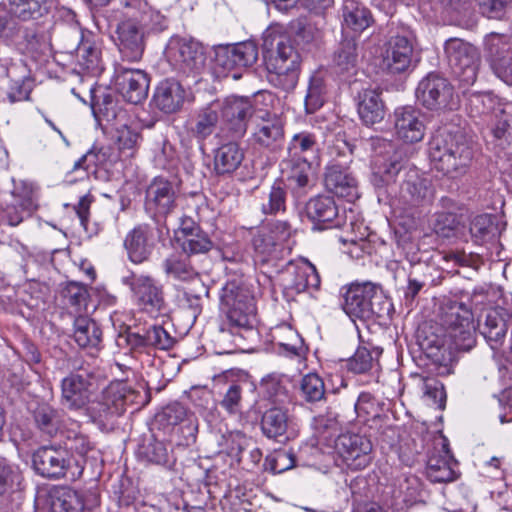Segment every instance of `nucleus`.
Returning a JSON list of instances; mask_svg holds the SVG:
<instances>
[{"label": "nucleus", "mask_w": 512, "mask_h": 512, "mask_svg": "<svg viewBox=\"0 0 512 512\" xmlns=\"http://www.w3.org/2000/svg\"><path fill=\"white\" fill-rule=\"evenodd\" d=\"M71 464L69 452L61 447L44 446L33 454V467L44 478L57 480L67 477Z\"/></svg>", "instance_id": "nucleus-14"}, {"label": "nucleus", "mask_w": 512, "mask_h": 512, "mask_svg": "<svg viewBox=\"0 0 512 512\" xmlns=\"http://www.w3.org/2000/svg\"><path fill=\"white\" fill-rule=\"evenodd\" d=\"M484 45L494 74L507 85H512V50L506 38L491 33L485 37Z\"/></svg>", "instance_id": "nucleus-18"}, {"label": "nucleus", "mask_w": 512, "mask_h": 512, "mask_svg": "<svg viewBox=\"0 0 512 512\" xmlns=\"http://www.w3.org/2000/svg\"><path fill=\"white\" fill-rule=\"evenodd\" d=\"M400 198L410 207L430 204L434 198L432 181L417 168H409L400 187Z\"/></svg>", "instance_id": "nucleus-17"}, {"label": "nucleus", "mask_w": 512, "mask_h": 512, "mask_svg": "<svg viewBox=\"0 0 512 512\" xmlns=\"http://www.w3.org/2000/svg\"><path fill=\"white\" fill-rule=\"evenodd\" d=\"M306 214L314 223L315 229L323 230L337 218L338 208L331 197L317 196L307 203Z\"/></svg>", "instance_id": "nucleus-32"}, {"label": "nucleus", "mask_w": 512, "mask_h": 512, "mask_svg": "<svg viewBox=\"0 0 512 512\" xmlns=\"http://www.w3.org/2000/svg\"><path fill=\"white\" fill-rule=\"evenodd\" d=\"M444 52L459 82L463 86L473 85L477 80L481 66L479 50L463 39L450 38L444 44Z\"/></svg>", "instance_id": "nucleus-7"}, {"label": "nucleus", "mask_w": 512, "mask_h": 512, "mask_svg": "<svg viewBox=\"0 0 512 512\" xmlns=\"http://www.w3.org/2000/svg\"><path fill=\"white\" fill-rule=\"evenodd\" d=\"M219 107V115L227 123L233 137H242L247 129V121L253 114V106L248 98L229 96L222 102H214Z\"/></svg>", "instance_id": "nucleus-19"}, {"label": "nucleus", "mask_w": 512, "mask_h": 512, "mask_svg": "<svg viewBox=\"0 0 512 512\" xmlns=\"http://www.w3.org/2000/svg\"><path fill=\"white\" fill-rule=\"evenodd\" d=\"M413 50V44L406 36H391L384 45L382 67L392 74L407 71L412 63Z\"/></svg>", "instance_id": "nucleus-21"}, {"label": "nucleus", "mask_w": 512, "mask_h": 512, "mask_svg": "<svg viewBox=\"0 0 512 512\" xmlns=\"http://www.w3.org/2000/svg\"><path fill=\"white\" fill-rule=\"evenodd\" d=\"M37 207V189L32 183L20 182L15 185L13 201L6 206L3 214L8 225L17 226Z\"/></svg>", "instance_id": "nucleus-20"}, {"label": "nucleus", "mask_w": 512, "mask_h": 512, "mask_svg": "<svg viewBox=\"0 0 512 512\" xmlns=\"http://www.w3.org/2000/svg\"><path fill=\"white\" fill-rule=\"evenodd\" d=\"M456 461L448 448V440L443 435L433 439V451L428 454L426 476L433 483H448L456 480Z\"/></svg>", "instance_id": "nucleus-13"}, {"label": "nucleus", "mask_w": 512, "mask_h": 512, "mask_svg": "<svg viewBox=\"0 0 512 512\" xmlns=\"http://www.w3.org/2000/svg\"><path fill=\"white\" fill-rule=\"evenodd\" d=\"M165 273L180 281H190L197 276L195 269L178 255H171L163 262Z\"/></svg>", "instance_id": "nucleus-58"}, {"label": "nucleus", "mask_w": 512, "mask_h": 512, "mask_svg": "<svg viewBox=\"0 0 512 512\" xmlns=\"http://www.w3.org/2000/svg\"><path fill=\"white\" fill-rule=\"evenodd\" d=\"M428 146L430 161L437 171L451 178L466 173L472 150L461 135L440 129L432 135Z\"/></svg>", "instance_id": "nucleus-4"}, {"label": "nucleus", "mask_w": 512, "mask_h": 512, "mask_svg": "<svg viewBox=\"0 0 512 512\" xmlns=\"http://www.w3.org/2000/svg\"><path fill=\"white\" fill-rule=\"evenodd\" d=\"M334 66L336 72L341 75H353L356 72L359 53L356 40L354 38H344L334 54Z\"/></svg>", "instance_id": "nucleus-40"}, {"label": "nucleus", "mask_w": 512, "mask_h": 512, "mask_svg": "<svg viewBox=\"0 0 512 512\" xmlns=\"http://www.w3.org/2000/svg\"><path fill=\"white\" fill-rule=\"evenodd\" d=\"M124 387L117 383L105 389L99 399L92 401L87 407V414L100 429H109L114 419L126 410Z\"/></svg>", "instance_id": "nucleus-11"}, {"label": "nucleus", "mask_w": 512, "mask_h": 512, "mask_svg": "<svg viewBox=\"0 0 512 512\" xmlns=\"http://www.w3.org/2000/svg\"><path fill=\"white\" fill-rule=\"evenodd\" d=\"M101 330L97 323L86 316L74 321V339L82 348L97 347L101 341Z\"/></svg>", "instance_id": "nucleus-48"}, {"label": "nucleus", "mask_w": 512, "mask_h": 512, "mask_svg": "<svg viewBox=\"0 0 512 512\" xmlns=\"http://www.w3.org/2000/svg\"><path fill=\"white\" fill-rule=\"evenodd\" d=\"M152 229L141 224L132 229L124 240L129 259L134 263H142L148 259L153 250Z\"/></svg>", "instance_id": "nucleus-30"}, {"label": "nucleus", "mask_w": 512, "mask_h": 512, "mask_svg": "<svg viewBox=\"0 0 512 512\" xmlns=\"http://www.w3.org/2000/svg\"><path fill=\"white\" fill-rule=\"evenodd\" d=\"M244 158L242 149L235 142H229L220 146L214 155V169L217 174L233 173Z\"/></svg>", "instance_id": "nucleus-42"}, {"label": "nucleus", "mask_w": 512, "mask_h": 512, "mask_svg": "<svg viewBox=\"0 0 512 512\" xmlns=\"http://www.w3.org/2000/svg\"><path fill=\"white\" fill-rule=\"evenodd\" d=\"M262 50L270 82L292 90L298 82L301 57L282 26L272 25L264 31Z\"/></svg>", "instance_id": "nucleus-3"}, {"label": "nucleus", "mask_w": 512, "mask_h": 512, "mask_svg": "<svg viewBox=\"0 0 512 512\" xmlns=\"http://www.w3.org/2000/svg\"><path fill=\"white\" fill-rule=\"evenodd\" d=\"M260 389L263 397L275 406H281V404L288 401V393L283 385V378L278 374H269L264 377L260 383Z\"/></svg>", "instance_id": "nucleus-54"}, {"label": "nucleus", "mask_w": 512, "mask_h": 512, "mask_svg": "<svg viewBox=\"0 0 512 512\" xmlns=\"http://www.w3.org/2000/svg\"><path fill=\"white\" fill-rule=\"evenodd\" d=\"M76 60L78 67L86 74L97 76L103 71L99 47L84 35L76 49Z\"/></svg>", "instance_id": "nucleus-36"}, {"label": "nucleus", "mask_w": 512, "mask_h": 512, "mask_svg": "<svg viewBox=\"0 0 512 512\" xmlns=\"http://www.w3.org/2000/svg\"><path fill=\"white\" fill-rule=\"evenodd\" d=\"M261 430L270 439L285 438L294 434L293 418L288 410L282 406H273L267 409L261 420Z\"/></svg>", "instance_id": "nucleus-28"}, {"label": "nucleus", "mask_w": 512, "mask_h": 512, "mask_svg": "<svg viewBox=\"0 0 512 512\" xmlns=\"http://www.w3.org/2000/svg\"><path fill=\"white\" fill-rule=\"evenodd\" d=\"M33 419L43 433L53 436L57 433L61 426L60 413L51 405L45 402H38L36 406L31 408Z\"/></svg>", "instance_id": "nucleus-46"}, {"label": "nucleus", "mask_w": 512, "mask_h": 512, "mask_svg": "<svg viewBox=\"0 0 512 512\" xmlns=\"http://www.w3.org/2000/svg\"><path fill=\"white\" fill-rule=\"evenodd\" d=\"M287 271L292 277L288 280L286 287L296 293L304 292L307 289L317 290L320 286V276L315 266L307 260L297 265L289 263Z\"/></svg>", "instance_id": "nucleus-31"}, {"label": "nucleus", "mask_w": 512, "mask_h": 512, "mask_svg": "<svg viewBox=\"0 0 512 512\" xmlns=\"http://www.w3.org/2000/svg\"><path fill=\"white\" fill-rule=\"evenodd\" d=\"M119 14L122 20L117 24L116 44L123 58L139 61L145 50L146 36L165 30L167 19L146 0H120L118 10L111 11L109 17L118 20Z\"/></svg>", "instance_id": "nucleus-1"}, {"label": "nucleus", "mask_w": 512, "mask_h": 512, "mask_svg": "<svg viewBox=\"0 0 512 512\" xmlns=\"http://www.w3.org/2000/svg\"><path fill=\"white\" fill-rule=\"evenodd\" d=\"M149 82L147 73L140 69L120 68L115 78L117 90L132 104H138L147 97Z\"/></svg>", "instance_id": "nucleus-24"}, {"label": "nucleus", "mask_w": 512, "mask_h": 512, "mask_svg": "<svg viewBox=\"0 0 512 512\" xmlns=\"http://www.w3.org/2000/svg\"><path fill=\"white\" fill-rule=\"evenodd\" d=\"M128 341L134 346H152L161 350L173 347L174 338L161 326H152L144 335L129 334Z\"/></svg>", "instance_id": "nucleus-45"}, {"label": "nucleus", "mask_w": 512, "mask_h": 512, "mask_svg": "<svg viewBox=\"0 0 512 512\" xmlns=\"http://www.w3.org/2000/svg\"><path fill=\"white\" fill-rule=\"evenodd\" d=\"M239 70L253 66L258 59V47L252 41L230 45Z\"/></svg>", "instance_id": "nucleus-60"}, {"label": "nucleus", "mask_w": 512, "mask_h": 512, "mask_svg": "<svg viewBox=\"0 0 512 512\" xmlns=\"http://www.w3.org/2000/svg\"><path fill=\"white\" fill-rule=\"evenodd\" d=\"M343 311L352 319L383 317L390 309L381 288L372 282H355L343 293Z\"/></svg>", "instance_id": "nucleus-6"}, {"label": "nucleus", "mask_w": 512, "mask_h": 512, "mask_svg": "<svg viewBox=\"0 0 512 512\" xmlns=\"http://www.w3.org/2000/svg\"><path fill=\"white\" fill-rule=\"evenodd\" d=\"M99 504L96 493H80L68 487H54L49 492L50 512H84Z\"/></svg>", "instance_id": "nucleus-16"}, {"label": "nucleus", "mask_w": 512, "mask_h": 512, "mask_svg": "<svg viewBox=\"0 0 512 512\" xmlns=\"http://www.w3.org/2000/svg\"><path fill=\"white\" fill-rule=\"evenodd\" d=\"M371 146L376 153L374 174L385 184L393 182L403 168L401 153L396 150L392 141L380 137L371 138Z\"/></svg>", "instance_id": "nucleus-15"}, {"label": "nucleus", "mask_w": 512, "mask_h": 512, "mask_svg": "<svg viewBox=\"0 0 512 512\" xmlns=\"http://www.w3.org/2000/svg\"><path fill=\"white\" fill-rule=\"evenodd\" d=\"M272 338L279 347V353L287 357H301L305 353L303 339L288 324H281L272 330Z\"/></svg>", "instance_id": "nucleus-35"}, {"label": "nucleus", "mask_w": 512, "mask_h": 512, "mask_svg": "<svg viewBox=\"0 0 512 512\" xmlns=\"http://www.w3.org/2000/svg\"><path fill=\"white\" fill-rule=\"evenodd\" d=\"M222 304L227 307L229 328L221 327L217 339L231 342L238 346V341L244 338L245 333H254L256 324V307L253 297L245 289L227 284L221 295Z\"/></svg>", "instance_id": "nucleus-5"}, {"label": "nucleus", "mask_w": 512, "mask_h": 512, "mask_svg": "<svg viewBox=\"0 0 512 512\" xmlns=\"http://www.w3.org/2000/svg\"><path fill=\"white\" fill-rule=\"evenodd\" d=\"M439 322L443 329L435 340L425 339L422 346L435 362L445 360L444 353L468 351L475 344V326L471 310L462 302L446 300L440 306Z\"/></svg>", "instance_id": "nucleus-2"}, {"label": "nucleus", "mask_w": 512, "mask_h": 512, "mask_svg": "<svg viewBox=\"0 0 512 512\" xmlns=\"http://www.w3.org/2000/svg\"><path fill=\"white\" fill-rule=\"evenodd\" d=\"M252 245L257 253L263 256H270L280 245L267 228H262L253 236Z\"/></svg>", "instance_id": "nucleus-64"}, {"label": "nucleus", "mask_w": 512, "mask_h": 512, "mask_svg": "<svg viewBox=\"0 0 512 512\" xmlns=\"http://www.w3.org/2000/svg\"><path fill=\"white\" fill-rule=\"evenodd\" d=\"M257 124L253 133L254 141L262 147L275 149L279 147L283 141L284 130L279 118L269 113Z\"/></svg>", "instance_id": "nucleus-33"}, {"label": "nucleus", "mask_w": 512, "mask_h": 512, "mask_svg": "<svg viewBox=\"0 0 512 512\" xmlns=\"http://www.w3.org/2000/svg\"><path fill=\"white\" fill-rule=\"evenodd\" d=\"M21 479L22 475L18 467L9 464L6 459L0 458V495L18 487Z\"/></svg>", "instance_id": "nucleus-62"}, {"label": "nucleus", "mask_w": 512, "mask_h": 512, "mask_svg": "<svg viewBox=\"0 0 512 512\" xmlns=\"http://www.w3.org/2000/svg\"><path fill=\"white\" fill-rule=\"evenodd\" d=\"M176 189L165 178H155L146 189L145 208L154 215L166 216L176 207Z\"/></svg>", "instance_id": "nucleus-23"}, {"label": "nucleus", "mask_w": 512, "mask_h": 512, "mask_svg": "<svg viewBox=\"0 0 512 512\" xmlns=\"http://www.w3.org/2000/svg\"><path fill=\"white\" fill-rule=\"evenodd\" d=\"M459 217L450 212L437 213L433 222V231L442 238H450L459 230Z\"/></svg>", "instance_id": "nucleus-61"}, {"label": "nucleus", "mask_w": 512, "mask_h": 512, "mask_svg": "<svg viewBox=\"0 0 512 512\" xmlns=\"http://www.w3.org/2000/svg\"><path fill=\"white\" fill-rule=\"evenodd\" d=\"M318 150L316 137L308 132H300L290 140L287 157L314 162L318 159Z\"/></svg>", "instance_id": "nucleus-44"}, {"label": "nucleus", "mask_w": 512, "mask_h": 512, "mask_svg": "<svg viewBox=\"0 0 512 512\" xmlns=\"http://www.w3.org/2000/svg\"><path fill=\"white\" fill-rule=\"evenodd\" d=\"M508 319L509 314L504 309H493L487 313L481 333L492 349H497L504 342Z\"/></svg>", "instance_id": "nucleus-34"}, {"label": "nucleus", "mask_w": 512, "mask_h": 512, "mask_svg": "<svg viewBox=\"0 0 512 512\" xmlns=\"http://www.w3.org/2000/svg\"><path fill=\"white\" fill-rule=\"evenodd\" d=\"M299 390L302 398L310 403L318 402L325 396L324 381L316 373L304 375L300 380Z\"/></svg>", "instance_id": "nucleus-57"}, {"label": "nucleus", "mask_w": 512, "mask_h": 512, "mask_svg": "<svg viewBox=\"0 0 512 512\" xmlns=\"http://www.w3.org/2000/svg\"><path fill=\"white\" fill-rule=\"evenodd\" d=\"M324 184L337 197L353 201L358 198V183L346 164L332 162L326 167Z\"/></svg>", "instance_id": "nucleus-25"}, {"label": "nucleus", "mask_w": 512, "mask_h": 512, "mask_svg": "<svg viewBox=\"0 0 512 512\" xmlns=\"http://www.w3.org/2000/svg\"><path fill=\"white\" fill-rule=\"evenodd\" d=\"M394 129L398 139L403 142H420L426 130L421 111L412 106L397 108L394 111Z\"/></svg>", "instance_id": "nucleus-22"}, {"label": "nucleus", "mask_w": 512, "mask_h": 512, "mask_svg": "<svg viewBox=\"0 0 512 512\" xmlns=\"http://www.w3.org/2000/svg\"><path fill=\"white\" fill-rule=\"evenodd\" d=\"M122 283L130 288L132 301L140 310L154 315L165 309L163 286L152 276L131 273Z\"/></svg>", "instance_id": "nucleus-9"}, {"label": "nucleus", "mask_w": 512, "mask_h": 512, "mask_svg": "<svg viewBox=\"0 0 512 512\" xmlns=\"http://www.w3.org/2000/svg\"><path fill=\"white\" fill-rule=\"evenodd\" d=\"M188 422V429L190 435L194 437L196 426L192 423V420L188 417L186 408L180 403H172L167 405L163 410L156 414L155 423L160 429L169 431L175 426Z\"/></svg>", "instance_id": "nucleus-43"}, {"label": "nucleus", "mask_w": 512, "mask_h": 512, "mask_svg": "<svg viewBox=\"0 0 512 512\" xmlns=\"http://www.w3.org/2000/svg\"><path fill=\"white\" fill-rule=\"evenodd\" d=\"M506 104L490 92L473 93L468 99L472 116L490 115L492 118Z\"/></svg>", "instance_id": "nucleus-51"}, {"label": "nucleus", "mask_w": 512, "mask_h": 512, "mask_svg": "<svg viewBox=\"0 0 512 512\" xmlns=\"http://www.w3.org/2000/svg\"><path fill=\"white\" fill-rule=\"evenodd\" d=\"M326 86L324 80L319 75H313L310 78L307 93L304 100L305 111L313 114L319 110L325 103Z\"/></svg>", "instance_id": "nucleus-56"}, {"label": "nucleus", "mask_w": 512, "mask_h": 512, "mask_svg": "<svg viewBox=\"0 0 512 512\" xmlns=\"http://www.w3.org/2000/svg\"><path fill=\"white\" fill-rule=\"evenodd\" d=\"M454 88L444 77L430 73L424 77L416 88V98L420 104L430 110L450 107L453 102Z\"/></svg>", "instance_id": "nucleus-12"}, {"label": "nucleus", "mask_w": 512, "mask_h": 512, "mask_svg": "<svg viewBox=\"0 0 512 512\" xmlns=\"http://www.w3.org/2000/svg\"><path fill=\"white\" fill-rule=\"evenodd\" d=\"M212 70L214 75L218 78L227 77L229 75L235 80L240 78V70L230 45L215 48Z\"/></svg>", "instance_id": "nucleus-49"}, {"label": "nucleus", "mask_w": 512, "mask_h": 512, "mask_svg": "<svg viewBox=\"0 0 512 512\" xmlns=\"http://www.w3.org/2000/svg\"><path fill=\"white\" fill-rule=\"evenodd\" d=\"M166 57L175 69L184 74H199L206 63L203 45L188 36H172L166 46Z\"/></svg>", "instance_id": "nucleus-8"}, {"label": "nucleus", "mask_w": 512, "mask_h": 512, "mask_svg": "<svg viewBox=\"0 0 512 512\" xmlns=\"http://www.w3.org/2000/svg\"><path fill=\"white\" fill-rule=\"evenodd\" d=\"M312 161L286 157L281 162V171L293 189H305L310 182Z\"/></svg>", "instance_id": "nucleus-41"}, {"label": "nucleus", "mask_w": 512, "mask_h": 512, "mask_svg": "<svg viewBox=\"0 0 512 512\" xmlns=\"http://www.w3.org/2000/svg\"><path fill=\"white\" fill-rule=\"evenodd\" d=\"M335 451L343 465L351 471H361L371 465L374 449L369 437L358 433H343L335 441Z\"/></svg>", "instance_id": "nucleus-10"}, {"label": "nucleus", "mask_w": 512, "mask_h": 512, "mask_svg": "<svg viewBox=\"0 0 512 512\" xmlns=\"http://www.w3.org/2000/svg\"><path fill=\"white\" fill-rule=\"evenodd\" d=\"M8 10L20 21L36 20L47 11V0H9Z\"/></svg>", "instance_id": "nucleus-50"}, {"label": "nucleus", "mask_w": 512, "mask_h": 512, "mask_svg": "<svg viewBox=\"0 0 512 512\" xmlns=\"http://www.w3.org/2000/svg\"><path fill=\"white\" fill-rule=\"evenodd\" d=\"M139 455L149 463L164 467H171L174 463L167 445L156 439H150L143 443L139 448Z\"/></svg>", "instance_id": "nucleus-52"}, {"label": "nucleus", "mask_w": 512, "mask_h": 512, "mask_svg": "<svg viewBox=\"0 0 512 512\" xmlns=\"http://www.w3.org/2000/svg\"><path fill=\"white\" fill-rule=\"evenodd\" d=\"M10 10L0 7V45L16 46L26 37V29L19 24Z\"/></svg>", "instance_id": "nucleus-47"}, {"label": "nucleus", "mask_w": 512, "mask_h": 512, "mask_svg": "<svg viewBox=\"0 0 512 512\" xmlns=\"http://www.w3.org/2000/svg\"><path fill=\"white\" fill-rule=\"evenodd\" d=\"M182 252L187 256L205 254L213 247V242L203 230L188 234L176 241Z\"/></svg>", "instance_id": "nucleus-55"}, {"label": "nucleus", "mask_w": 512, "mask_h": 512, "mask_svg": "<svg viewBox=\"0 0 512 512\" xmlns=\"http://www.w3.org/2000/svg\"><path fill=\"white\" fill-rule=\"evenodd\" d=\"M186 98V91L181 83L175 79H164L155 88L153 103L157 109L165 114L179 111Z\"/></svg>", "instance_id": "nucleus-27"}, {"label": "nucleus", "mask_w": 512, "mask_h": 512, "mask_svg": "<svg viewBox=\"0 0 512 512\" xmlns=\"http://www.w3.org/2000/svg\"><path fill=\"white\" fill-rule=\"evenodd\" d=\"M92 109L96 116H99L108 122L113 120L117 121L118 116L121 113H124L123 111L117 110V105L114 102L113 97L109 94L103 95L101 99H95L92 104Z\"/></svg>", "instance_id": "nucleus-63"}, {"label": "nucleus", "mask_w": 512, "mask_h": 512, "mask_svg": "<svg viewBox=\"0 0 512 512\" xmlns=\"http://www.w3.org/2000/svg\"><path fill=\"white\" fill-rule=\"evenodd\" d=\"M219 107L217 104L211 103L208 106L200 109L194 116L190 133L199 142L204 141L211 136L219 122Z\"/></svg>", "instance_id": "nucleus-38"}, {"label": "nucleus", "mask_w": 512, "mask_h": 512, "mask_svg": "<svg viewBox=\"0 0 512 512\" xmlns=\"http://www.w3.org/2000/svg\"><path fill=\"white\" fill-rule=\"evenodd\" d=\"M248 444V440L244 434L240 432H230L222 436L220 443L221 452L236 460L238 463L243 461L244 449Z\"/></svg>", "instance_id": "nucleus-59"}, {"label": "nucleus", "mask_w": 512, "mask_h": 512, "mask_svg": "<svg viewBox=\"0 0 512 512\" xmlns=\"http://www.w3.org/2000/svg\"><path fill=\"white\" fill-rule=\"evenodd\" d=\"M343 26L361 33L373 23L369 9L354 0H345L342 7Z\"/></svg>", "instance_id": "nucleus-39"}, {"label": "nucleus", "mask_w": 512, "mask_h": 512, "mask_svg": "<svg viewBox=\"0 0 512 512\" xmlns=\"http://www.w3.org/2000/svg\"><path fill=\"white\" fill-rule=\"evenodd\" d=\"M112 140L121 155L131 157L137 151L142 141L138 128L127 119L126 113H121L115 121L111 132Z\"/></svg>", "instance_id": "nucleus-29"}, {"label": "nucleus", "mask_w": 512, "mask_h": 512, "mask_svg": "<svg viewBox=\"0 0 512 512\" xmlns=\"http://www.w3.org/2000/svg\"><path fill=\"white\" fill-rule=\"evenodd\" d=\"M358 114L366 125H373L384 118V104L377 90L365 89L359 94Z\"/></svg>", "instance_id": "nucleus-37"}, {"label": "nucleus", "mask_w": 512, "mask_h": 512, "mask_svg": "<svg viewBox=\"0 0 512 512\" xmlns=\"http://www.w3.org/2000/svg\"><path fill=\"white\" fill-rule=\"evenodd\" d=\"M90 376L87 373H71L61 382V402L73 410L85 406L89 399Z\"/></svg>", "instance_id": "nucleus-26"}, {"label": "nucleus", "mask_w": 512, "mask_h": 512, "mask_svg": "<svg viewBox=\"0 0 512 512\" xmlns=\"http://www.w3.org/2000/svg\"><path fill=\"white\" fill-rule=\"evenodd\" d=\"M490 129L493 136L503 142L512 141V105L507 103L491 118Z\"/></svg>", "instance_id": "nucleus-53"}]
</instances>
